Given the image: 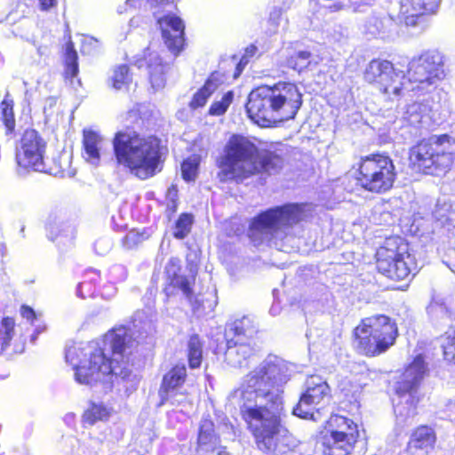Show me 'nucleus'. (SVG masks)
I'll return each instance as SVG.
<instances>
[{
    "mask_svg": "<svg viewBox=\"0 0 455 455\" xmlns=\"http://www.w3.org/2000/svg\"><path fill=\"white\" fill-rule=\"evenodd\" d=\"M307 389L293 408L292 413L302 419H313L316 406L329 400L331 388L320 376H310L306 382Z\"/></svg>",
    "mask_w": 455,
    "mask_h": 455,
    "instance_id": "nucleus-14",
    "label": "nucleus"
},
{
    "mask_svg": "<svg viewBox=\"0 0 455 455\" xmlns=\"http://www.w3.org/2000/svg\"><path fill=\"white\" fill-rule=\"evenodd\" d=\"M395 178V168L390 157L371 155L361 158L356 180L365 190L386 193L393 188Z\"/></svg>",
    "mask_w": 455,
    "mask_h": 455,
    "instance_id": "nucleus-10",
    "label": "nucleus"
},
{
    "mask_svg": "<svg viewBox=\"0 0 455 455\" xmlns=\"http://www.w3.org/2000/svg\"><path fill=\"white\" fill-rule=\"evenodd\" d=\"M143 241V235L135 230L129 231L123 239L127 248H132Z\"/></svg>",
    "mask_w": 455,
    "mask_h": 455,
    "instance_id": "nucleus-48",
    "label": "nucleus"
},
{
    "mask_svg": "<svg viewBox=\"0 0 455 455\" xmlns=\"http://www.w3.org/2000/svg\"><path fill=\"white\" fill-rule=\"evenodd\" d=\"M20 314H21L23 318L27 319L31 323H33L34 321L36 319V315L35 311L31 307H29L28 306H22L21 307Z\"/></svg>",
    "mask_w": 455,
    "mask_h": 455,
    "instance_id": "nucleus-55",
    "label": "nucleus"
},
{
    "mask_svg": "<svg viewBox=\"0 0 455 455\" xmlns=\"http://www.w3.org/2000/svg\"><path fill=\"white\" fill-rule=\"evenodd\" d=\"M112 85L116 90L123 89L131 82V76L129 75V68L126 65L118 66L113 72Z\"/></svg>",
    "mask_w": 455,
    "mask_h": 455,
    "instance_id": "nucleus-43",
    "label": "nucleus"
},
{
    "mask_svg": "<svg viewBox=\"0 0 455 455\" xmlns=\"http://www.w3.org/2000/svg\"><path fill=\"white\" fill-rule=\"evenodd\" d=\"M303 204H287L270 208L255 217L250 227V237L283 247L282 242H291V229L303 216Z\"/></svg>",
    "mask_w": 455,
    "mask_h": 455,
    "instance_id": "nucleus-5",
    "label": "nucleus"
},
{
    "mask_svg": "<svg viewBox=\"0 0 455 455\" xmlns=\"http://www.w3.org/2000/svg\"><path fill=\"white\" fill-rule=\"evenodd\" d=\"M102 140H103V138L100 136V134L98 131H95L92 128L84 129L83 142H99Z\"/></svg>",
    "mask_w": 455,
    "mask_h": 455,
    "instance_id": "nucleus-51",
    "label": "nucleus"
},
{
    "mask_svg": "<svg viewBox=\"0 0 455 455\" xmlns=\"http://www.w3.org/2000/svg\"><path fill=\"white\" fill-rule=\"evenodd\" d=\"M137 3H138V0H127V1H126V4H127L128 6H133V5H135V4H137Z\"/></svg>",
    "mask_w": 455,
    "mask_h": 455,
    "instance_id": "nucleus-62",
    "label": "nucleus"
},
{
    "mask_svg": "<svg viewBox=\"0 0 455 455\" xmlns=\"http://www.w3.org/2000/svg\"><path fill=\"white\" fill-rule=\"evenodd\" d=\"M77 53L74 49V45L72 42H68L66 45V70L65 75L67 77L73 78L78 73V64H77Z\"/></svg>",
    "mask_w": 455,
    "mask_h": 455,
    "instance_id": "nucleus-35",
    "label": "nucleus"
},
{
    "mask_svg": "<svg viewBox=\"0 0 455 455\" xmlns=\"http://www.w3.org/2000/svg\"><path fill=\"white\" fill-rule=\"evenodd\" d=\"M116 288L111 286L109 287V290H108V287H104L103 291H102V296L107 298V299H110L111 297H113L116 293Z\"/></svg>",
    "mask_w": 455,
    "mask_h": 455,
    "instance_id": "nucleus-58",
    "label": "nucleus"
},
{
    "mask_svg": "<svg viewBox=\"0 0 455 455\" xmlns=\"http://www.w3.org/2000/svg\"><path fill=\"white\" fill-rule=\"evenodd\" d=\"M45 144H19L16 147V172L26 176L29 172H48L44 156Z\"/></svg>",
    "mask_w": 455,
    "mask_h": 455,
    "instance_id": "nucleus-15",
    "label": "nucleus"
},
{
    "mask_svg": "<svg viewBox=\"0 0 455 455\" xmlns=\"http://www.w3.org/2000/svg\"><path fill=\"white\" fill-rule=\"evenodd\" d=\"M441 0H401L400 12L397 14L399 23L414 27L424 14L436 12Z\"/></svg>",
    "mask_w": 455,
    "mask_h": 455,
    "instance_id": "nucleus-17",
    "label": "nucleus"
},
{
    "mask_svg": "<svg viewBox=\"0 0 455 455\" xmlns=\"http://www.w3.org/2000/svg\"><path fill=\"white\" fill-rule=\"evenodd\" d=\"M193 222L192 215L183 213L176 221L173 235L177 239L185 238L190 232Z\"/></svg>",
    "mask_w": 455,
    "mask_h": 455,
    "instance_id": "nucleus-42",
    "label": "nucleus"
},
{
    "mask_svg": "<svg viewBox=\"0 0 455 455\" xmlns=\"http://www.w3.org/2000/svg\"><path fill=\"white\" fill-rule=\"evenodd\" d=\"M164 44L168 49L177 55L184 44L185 26L180 18L174 15H166L157 18Z\"/></svg>",
    "mask_w": 455,
    "mask_h": 455,
    "instance_id": "nucleus-18",
    "label": "nucleus"
},
{
    "mask_svg": "<svg viewBox=\"0 0 455 455\" xmlns=\"http://www.w3.org/2000/svg\"><path fill=\"white\" fill-rule=\"evenodd\" d=\"M349 9L353 13H362L366 12L370 9V6L367 3L359 1L351 4Z\"/></svg>",
    "mask_w": 455,
    "mask_h": 455,
    "instance_id": "nucleus-53",
    "label": "nucleus"
},
{
    "mask_svg": "<svg viewBox=\"0 0 455 455\" xmlns=\"http://www.w3.org/2000/svg\"><path fill=\"white\" fill-rule=\"evenodd\" d=\"M408 77H405L407 91L417 96L434 93L445 74L443 56L437 51H427L414 57L408 63Z\"/></svg>",
    "mask_w": 455,
    "mask_h": 455,
    "instance_id": "nucleus-6",
    "label": "nucleus"
},
{
    "mask_svg": "<svg viewBox=\"0 0 455 455\" xmlns=\"http://www.w3.org/2000/svg\"><path fill=\"white\" fill-rule=\"evenodd\" d=\"M384 67L377 87L385 94L401 96L403 91H407L404 72L388 60H385Z\"/></svg>",
    "mask_w": 455,
    "mask_h": 455,
    "instance_id": "nucleus-19",
    "label": "nucleus"
},
{
    "mask_svg": "<svg viewBox=\"0 0 455 455\" xmlns=\"http://www.w3.org/2000/svg\"><path fill=\"white\" fill-rule=\"evenodd\" d=\"M111 414V410L108 409L102 403H93L90 409H88L84 415V421L89 424H94L99 420H107Z\"/></svg>",
    "mask_w": 455,
    "mask_h": 455,
    "instance_id": "nucleus-34",
    "label": "nucleus"
},
{
    "mask_svg": "<svg viewBox=\"0 0 455 455\" xmlns=\"http://www.w3.org/2000/svg\"><path fill=\"white\" fill-rule=\"evenodd\" d=\"M153 142L152 140L147 141L144 138L140 137V132L135 130L134 127L126 126L125 128L118 131L116 133L113 142Z\"/></svg>",
    "mask_w": 455,
    "mask_h": 455,
    "instance_id": "nucleus-41",
    "label": "nucleus"
},
{
    "mask_svg": "<svg viewBox=\"0 0 455 455\" xmlns=\"http://www.w3.org/2000/svg\"><path fill=\"white\" fill-rule=\"evenodd\" d=\"M393 20L399 22L397 15L395 17L394 15H389L388 17L372 16L368 21V30L373 35L385 32Z\"/></svg>",
    "mask_w": 455,
    "mask_h": 455,
    "instance_id": "nucleus-37",
    "label": "nucleus"
},
{
    "mask_svg": "<svg viewBox=\"0 0 455 455\" xmlns=\"http://www.w3.org/2000/svg\"><path fill=\"white\" fill-rule=\"evenodd\" d=\"M217 163L221 180H242L260 172L272 174L283 167V159L279 156L267 150L259 151L255 144H227Z\"/></svg>",
    "mask_w": 455,
    "mask_h": 455,
    "instance_id": "nucleus-4",
    "label": "nucleus"
},
{
    "mask_svg": "<svg viewBox=\"0 0 455 455\" xmlns=\"http://www.w3.org/2000/svg\"><path fill=\"white\" fill-rule=\"evenodd\" d=\"M199 163L200 156L197 155H193L183 161L181 173L186 181H191L196 179Z\"/></svg>",
    "mask_w": 455,
    "mask_h": 455,
    "instance_id": "nucleus-38",
    "label": "nucleus"
},
{
    "mask_svg": "<svg viewBox=\"0 0 455 455\" xmlns=\"http://www.w3.org/2000/svg\"><path fill=\"white\" fill-rule=\"evenodd\" d=\"M126 275V269L123 265H114L109 269V277L113 282L124 281Z\"/></svg>",
    "mask_w": 455,
    "mask_h": 455,
    "instance_id": "nucleus-49",
    "label": "nucleus"
},
{
    "mask_svg": "<svg viewBox=\"0 0 455 455\" xmlns=\"http://www.w3.org/2000/svg\"><path fill=\"white\" fill-rule=\"evenodd\" d=\"M71 159H72V147L69 148H63L61 150L60 155L56 158L53 157L52 160L56 164L58 170L55 172V174L61 173L64 174L68 172L71 166Z\"/></svg>",
    "mask_w": 455,
    "mask_h": 455,
    "instance_id": "nucleus-44",
    "label": "nucleus"
},
{
    "mask_svg": "<svg viewBox=\"0 0 455 455\" xmlns=\"http://www.w3.org/2000/svg\"><path fill=\"white\" fill-rule=\"evenodd\" d=\"M427 366L422 355H417L405 369L401 381L397 383L396 394L399 401L395 404L394 410L398 426L411 424L417 414L418 387L427 373Z\"/></svg>",
    "mask_w": 455,
    "mask_h": 455,
    "instance_id": "nucleus-8",
    "label": "nucleus"
},
{
    "mask_svg": "<svg viewBox=\"0 0 455 455\" xmlns=\"http://www.w3.org/2000/svg\"><path fill=\"white\" fill-rule=\"evenodd\" d=\"M334 11H339L341 9V5L339 4H334L332 7H331Z\"/></svg>",
    "mask_w": 455,
    "mask_h": 455,
    "instance_id": "nucleus-63",
    "label": "nucleus"
},
{
    "mask_svg": "<svg viewBox=\"0 0 455 455\" xmlns=\"http://www.w3.org/2000/svg\"><path fill=\"white\" fill-rule=\"evenodd\" d=\"M302 104V95L294 84L263 85L251 92L246 104L249 117L259 126L293 119Z\"/></svg>",
    "mask_w": 455,
    "mask_h": 455,
    "instance_id": "nucleus-3",
    "label": "nucleus"
},
{
    "mask_svg": "<svg viewBox=\"0 0 455 455\" xmlns=\"http://www.w3.org/2000/svg\"><path fill=\"white\" fill-rule=\"evenodd\" d=\"M219 444V438L215 434L214 424L209 419H203L200 422L197 451L202 453L212 451Z\"/></svg>",
    "mask_w": 455,
    "mask_h": 455,
    "instance_id": "nucleus-25",
    "label": "nucleus"
},
{
    "mask_svg": "<svg viewBox=\"0 0 455 455\" xmlns=\"http://www.w3.org/2000/svg\"><path fill=\"white\" fill-rule=\"evenodd\" d=\"M100 149L98 144H83L82 156L92 165L97 166L100 161Z\"/></svg>",
    "mask_w": 455,
    "mask_h": 455,
    "instance_id": "nucleus-47",
    "label": "nucleus"
},
{
    "mask_svg": "<svg viewBox=\"0 0 455 455\" xmlns=\"http://www.w3.org/2000/svg\"><path fill=\"white\" fill-rule=\"evenodd\" d=\"M186 377L187 369L184 365H176L164 375L159 388L160 405L166 403L172 393L178 391L185 382Z\"/></svg>",
    "mask_w": 455,
    "mask_h": 455,
    "instance_id": "nucleus-22",
    "label": "nucleus"
},
{
    "mask_svg": "<svg viewBox=\"0 0 455 455\" xmlns=\"http://www.w3.org/2000/svg\"><path fill=\"white\" fill-rule=\"evenodd\" d=\"M379 271L392 280H403L416 268L413 258L407 252V245L395 246L388 240L376 253Z\"/></svg>",
    "mask_w": 455,
    "mask_h": 455,
    "instance_id": "nucleus-12",
    "label": "nucleus"
},
{
    "mask_svg": "<svg viewBox=\"0 0 455 455\" xmlns=\"http://www.w3.org/2000/svg\"><path fill=\"white\" fill-rule=\"evenodd\" d=\"M188 363L191 368H198L202 363L203 343L198 335H192L188 343Z\"/></svg>",
    "mask_w": 455,
    "mask_h": 455,
    "instance_id": "nucleus-32",
    "label": "nucleus"
},
{
    "mask_svg": "<svg viewBox=\"0 0 455 455\" xmlns=\"http://www.w3.org/2000/svg\"><path fill=\"white\" fill-rule=\"evenodd\" d=\"M444 360L455 363V331L446 332L441 338Z\"/></svg>",
    "mask_w": 455,
    "mask_h": 455,
    "instance_id": "nucleus-40",
    "label": "nucleus"
},
{
    "mask_svg": "<svg viewBox=\"0 0 455 455\" xmlns=\"http://www.w3.org/2000/svg\"><path fill=\"white\" fill-rule=\"evenodd\" d=\"M256 332L252 321L248 316H243L234 321L226 331V338H234L241 341L250 340L252 342V337Z\"/></svg>",
    "mask_w": 455,
    "mask_h": 455,
    "instance_id": "nucleus-29",
    "label": "nucleus"
},
{
    "mask_svg": "<svg viewBox=\"0 0 455 455\" xmlns=\"http://www.w3.org/2000/svg\"><path fill=\"white\" fill-rule=\"evenodd\" d=\"M442 144H415L410 150V161L425 174L442 176L453 164V154L442 148Z\"/></svg>",
    "mask_w": 455,
    "mask_h": 455,
    "instance_id": "nucleus-13",
    "label": "nucleus"
},
{
    "mask_svg": "<svg viewBox=\"0 0 455 455\" xmlns=\"http://www.w3.org/2000/svg\"><path fill=\"white\" fill-rule=\"evenodd\" d=\"M339 387L345 395H348L349 394L354 395L359 390V386L353 383L352 380L347 378L339 380Z\"/></svg>",
    "mask_w": 455,
    "mask_h": 455,
    "instance_id": "nucleus-50",
    "label": "nucleus"
},
{
    "mask_svg": "<svg viewBox=\"0 0 455 455\" xmlns=\"http://www.w3.org/2000/svg\"><path fill=\"white\" fill-rule=\"evenodd\" d=\"M1 109L2 120L6 128V133L12 132L15 126L12 105L6 100H4L1 103Z\"/></svg>",
    "mask_w": 455,
    "mask_h": 455,
    "instance_id": "nucleus-46",
    "label": "nucleus"
},
{
    "mask_svg": "<svg viewBox=\"0 0 455 455\" xmlns=\"http://www.w3.org/2000/svg\"><path fill=\"white\" fill-rule=\"evenodd\" d=\"M180 270V259L178 258H171L165 267V273L170 281L169 287L165 288V291L167 294H170L172 292L170 291L171 287L178 288L188 299H191L193 295L192 285L195 277L180 275H179Z\"/></svg>",
    "mask_w": 455,
    "mask_h": 455,
    "instance_id": "nucleus-20",
    "label": "nucleus"
},
{
    "mask_svg": "<svg viewBox=\"0 0 455 455\" xmlns=\"http://www.w3.org/2000/svg\"><path fill=\"white\" fill-rule=\"evenodd\" d=\"M311 61L312 54L308 51L293 49L286 50L285 65L293 70L301 72L311 64Z\"/></svg>",
    "mask_w": 455,
    "mask_h": 455,
    "instance_id": "nucleus-31",
    "label": "nucleus"
},
{
    "mask_svg": "<svg viewBox=\"0 0 455 455\" xmlns=\"http://www.w3.org/2000/svg\"><path fill=\"white\" fill-rule=\"evenodd\" d=\"M429 317L436 323H450L455 319L454 308L444 298L434 297L427 307Z\"/></svg>",
    "mask_w": 455,
    "mask_h": 455,
    "instance_id": "nucleus-26",
    "label": "nucleus"
},
{
    "mask_svg": "<svg viewBox=\"0 0 455 455\" xmlns=\"http://www.w3.org/2000/svg\"><path fill=\"white\" fill-rule=\"evenodd\" d=\"M225 82V76L220 72H213L206 80L204 86L193 96L189 107L193 109L204 107L210 96Z\"/></svg>",
    "mask_w": 455,
    "mask_h": 455,
    "instance_id": "nucleus-24",
    "label": "nucleus"
},
{
    "mask_svg": "<svg viewBox=\"0 0 455 455\" xmlns=\"http://www.w3.org/2000/svg\"><path fill=\"white\" fill-rule=\"evenodd\" d=\"M45 228L47 236L52 241H56L62 236L69 240L74 237V228L64 222L61 216L56 212L49 214Z\"/></svg>",
    "mask_w": 455,
    "mask_h": 455,
    "instance_id": "nucleus-27",
    "label": "nucleus"
},
{
    "mask_svg": "<svg viewBox=\"0 0 455 455\" xmlns=\"http://www.w3.org/2000/svg\"><path fill=\"white\" fill-rule=\"evenodd\" d=\"M149 81L154 90H161L165 86L166 73L169 65L164 63L158 52H150L147 59Z\"/></svg>",
    "mask_w": 455,
    "mask_h": 455,
    "instance_id": "nucleus-23",
    "label": "nucleus"
},
{
    "mask_svg": "<svg viewBox=\"0 0 455 455\" xmlns=\"http://www.w3.org/2000/svg\"><path fill=\"white\" fill-rule=\"evenodd\" d=\"M148 1L151 3V4H156V5L166 4L171 2V0H148Z\"/></svg>",
    "mask_w": 455,
    "mask_h": 455,
    "instance_id": "nucleus-61",
    "label": "nucleus"
},
{
    "mask_svg": "<svg viewBox=\"0 0 455 455\" xmlns=\"http://www.w3.org/2000/svg\"><path fill=\"white\" fill-rule=\"evenodd\" d=\"M433 218L441 226H455V199L439 197L433 211Z\"/></svg>",
    "mask_w": 455,
    "mask_h": 455,
    "instance_id": "nucleus-28",
    "label": "nucleus"
},
{
    "mask_svg": "<svg viewBox=\"0 0 455 455\" xmlns=\"http://www.w3.org/2000/svg\"><path fill=\"white\" fill-rule=\"evenodd\" d=\"M291 376L283 359L267 355L242 379L229 395V402L240 411L242 419L265 452L283 455L295 449L299 441L283 425V400L278 387Z\"/></svg>",
    "mask_w": 455,
    "mask_h": 455,
    "instance_id": "nucleus-1",
    "label": "nucleus"
},
{
    "mask_svg": "<svg viewBox=\"0 0 455 455\" xmlns=\"http://www.w3.org/2000/svg\"><path fill=\"white\" fill-rule=\"evenodd\" d=\"M435 142H441V143H443V142H455V139L451 138L448 134H443V135L440 136Z\"/></svg>",
    "mask_w": 455,
    "mask_h": 455,
    "instance_id": "nucleus-59",
    "label": "nucleus"
},
{
    "mask_svg": "<svg viewBox=\"0 0 455 455\" xmlns=\"http://www.w3.org/2000/svg\"><path fill=\"white\" fill-rule=\"evenodd\" d=\"M233 98H234L233 92L229 91L228 92H226L222 96L220 100H216L212 104V106L209 109V114L212 116L223 115L227 111L229 105L231 104Z\"/></svg>",
    "mask_w": 455,
    "mask_h": 455,
    "instance_id": "nucleus-45",
    "label": "nucleus"
},
{
    "mask_svg": "<svg viewBox=\"0 0 455 455\" xmlns=\"http://www.w3.org/2000/svg\"><path fill=\"white\" fill-rule=\"evenodd\" d=\"M188 402V397L183 393H180L178 391H174L172 393L171 397L167 401V403H170L172 405L174 406H180L183 405L184 403Z\"/></svg>",
    "mask_w": 455,
    "mask_h": 455,
    "instance_id": "nucleus-52",
    "label": "nucleus"
},
{
    "mask_svg": "<svg viewBox=\"0 0 455 455\" xmlns=\"http://www.w3.org/2000/svg\"><path fill=\"white\" fill-rule=\"evenodd\" d=\"M356 347L369 356L387 350L397 337V327L388 316L376 315L366 317L355 329Z\"/></svg>",
    "mask_w": 455,
    "mask_h": 455,
    "instance_id": "nucleus-7",
    "label": "nucleus"
},
{
    "mask_svg": "<svg viewBox=\"0 0 455 455\" xmlns=\"http://www.w3.org/2000/svg\"><path fill=\"white\" fill-rule=\"evenodd\" d=\"M435 442L434 431L426 426L418 427L411 435L408 443L409 450H428L431 449Z\"/></svg>",
    "mask_w": 455,
    "mask_h": 455,
    "instance_id": "nucleus-30",
    "label": "nucleus"
},
{
    "mask_svg": "<svg viewBox=\"0 0 455 455\" xmlns=\"http://www.w3.org/2000/svg\"><path fill=\"white\" fill-rule=\"evenodd\" d=\"M403 119L415 130L416 134H421L422 131L430 130L436 123L428 100L408 104Z\"/></svg>",
    "mask_w": 455,
    "mask_h": 455,
    "instance_id": "nucleus-16",
    "label": "nucleus"
},
{
    "mask_svg": "<svg viewBox=\"0 0 455 455\" xmlns=\"http://www.w3.org/2000/svg\"><path fill=\"white\" fill-rule=\"evenodd\" d=\"M329 434L322 438L326 455H348L358 438L357 425L353 420L339 415H331Z\"/></svg>",
    "mask_w": 455,
    "mask_h": 455,
    "instance_id": "nucleus-11",
    "label": "nucleus"
},
{
    "mask_svg": "<svg viewBox=\"0 0 455 455\" xmlns=\"http://www.w3.org/2000/svg\"><path fill=\"white\" fill-rule=\"evenodd\" d=\"M226 340L225 361L233 367H242L254 354V347L250 340L241 341L234 338H226Z\"/></svg>",
    "mask_w": 455,
    "mask_h": 455,
    "instance_id": "nucleus-21",
    "label": "nucleus"
},
{
    "mask_svg": "<svg viewBox=\"0 0 455 455\" xmlns=\"http://www.w3.org/2000/svg\"><path fill=\"white\" fill-rule=\"evenodd\" d=\"M42 10L47 11L57 4V0H39Z\"/></svg>",
    "mask_w": 455,
    "mask_h": 455,
    "instance_id": "nucleus-57",
    "label": "nucleus"
},
{
    "mask_svg": "<svg viewBox=\"0 0 455 455\" xmlns=\"http://www.w3.org/2000/svg\"><path fill=\"white\" fill-rule=\"evenodd\" d=\"M132 345L130 331L120 326L108 332L101 342L68 345L65 358L80 384L114 382V379L135 382L137 376L132 374L129 363Z\"/></svg>",
    "mask_w": 455,
    "mask_h": 455,
    "instance_id": "nucleus-2",
    "label": "nucleus"
},
{
    "mask_svg": "<svg viewBox=\"0 0 455 455\" xmlns=\"http://www.w3.org/2000/svg\"><path fill=\"white\" fill-rule=\"evenodd\" d=\"M16 335L15 322L12 317H4L0 324L1 353H4L11 345V341Z\"/></svg>",
    "mask_w": 455,
    "mask_h": 455,
    "instance_id": "nucleus-33",
    "label": "nucleus"
},
{
    "mask_svg": "<svg viewBox=\"0 0 455 455\" xmlns=\"http://www.w3.org/2000/svg\"><path fill=\"white\" fill-rule=\"evenodd\" d=\"M38 134L34 129H27L21 138V142H37Z\"/></svg>",
    "mask_w": 455,
    "mask_h": 455,
    "instance_id": "nucleus-54",
    "label": "nucleus"
},
{
    "mask_svg": "<svg viewBox=\"0 0 455 455\" xmlns=\"http://www.w3.org/2000/svg\"><path fill=\"white\" fill-rule=\"evenodd\" d=\"M117 163L136 177L146 180L160 172L162 148L159 144H113Z\"/></svg>",
    "mask_w": 455,
    "mask_h": 455,
    "instance_id": "nucleus-9",
    "label": "nucleus"
},
{
    "mask_svg": "<svg viewBox=\"0 0 455 455\" xmlns=\"http://www.w3.org/2000/svg\"><path fill=\"white\" fill-rule=\"evenodd\" d=\"M110 247V243L108 241L103 239H100L95 243V250L98 253L103 254L105 251L108 250Z\"/></svg>",
    "mask_w": 455,
    "mask_h": 455,
    "instance_id": "nucleus-56",
    "label": "nucleus"
},
{
    "mask_svg": "<svg viewBox=\"0 0 455 455\" xmlns=\"http://www.w3.org/2000/svg\"><path fill=\"white\" fill-rule=\"evenodd\" d=\"M218 455H230L227 451H220Z\"/></svg>",
    "mask_w": 455,
    "mask_h": 455,
    "instance_id": "nucleus-64",
    "label": "nucleus"
},
{
    "mask_svg": "<svg viewBox=\"0 0 455 455\" xmlns=\"http://www.w3.org/2000/svg\"><path fill=\"white\" fill-rule=\"evenodd\" d=\"M228 142H235V143H237V142H245V140H243V138L239 135H232L230 137V139L228 140ZM246 142H249L248 140H246Z\"/></svg>",
    "mask_w": 455,
    "mask_h": 455,
    "instance_id": "nucleus-60",
    "label": "nucleus"
},
{
    "mask_svg": "<svg viewBox=\"0 0 455 455\" xmlns=\"http://www.w3.org/2000/svg\"><path fill=\"white\" fill-rule=\"evenodd\" d=\"M87 275H92L89 280L81 282L76 288V295L82 299L93 296L95 292L94 284L100 277L99 272L96 270H90L87 272Z\"/></svg>",
    "mask_w": 455,
    "mask_h": 455,
    "instance_id": "nucleus-36",
    "label": "nucleus"
},
{
    "mask_svg": "<svg viewBox=\"0 0 455 455\" xmlns=\"http://www.w3.org/2000/svg\"><path fill=\"white\" fill-rule=\"evenodd\" d=\"M385 63V60H371L365 71H364V79L370 83L373 84L377 86V84L380 78V76L383 72V68Z\"/></svg>",
    "mask_w": 455,
    "mask_h": 455,
    "instance_id": "nucleus-39",
    "label": "nucleus"
}]
</instances>
